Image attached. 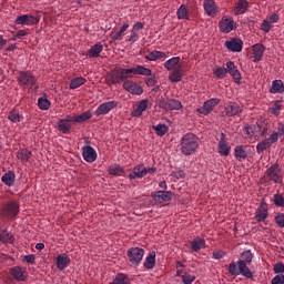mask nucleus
<instances>
[{"label": "nucleus", "instance_id": "nucleus-50", "mask_svg": "<svg viewBox=\"0 0 284 284\" xmlns=\"http://www.w3.org/2000/svg\"><path fill=\"white\" fill-rule=\"evenodd\" d=\"M213 74H214L215 79H225V77L227 74V69H225L224 67H216L213 70Z\"/></svg>", "mask_w": 284, "mask_h": 284}, {"label": "nucleus", "instance_id": "nucleus-34", "mask_svg": "<svg viewBox=\"0 0 284 284\" xmlns=\"http://www.w3.org/2000/svg\"><path fill=\"white\" fill-rule=\"evenodd\" d=\"M156 265V252L152 251L149 253V255L145 257V261L143 263V266L146 270H154V266Z\"/></svg>", "mask_w": 284, "mask_h": 284}, {"label": "nucleus", "instance_id": "nucleus-15", "mask_svg": "<svg viewBox=\"0 0 284 284\" xmlns=\"http://www.w3.org/2000/svg\"><path fill=\"white\" fill-rule=\"evenodd\" d=\"M234 19L223 17L220 22H219V28L220 31L223 32L224 34H230L232 30H234Z\"/></svg>", "mask_w": 284, "mask_h": 284}, {"label": "nucleus", "instance_id": "nucleus-13", "mask_svg": "<svg viewBox=\"0 0 284 284\" xmlns=\"http://www.w3.org/2000/svg\"><path fill=\"white\" fill-rule=\"evenodd\" d=\"M219 103H221V100L216 98H212L206 102H204L203 106L199 108L196 112H199V114H203L204 116H207V114H210V112H212V110H214V108H216Z\"/></svg>", "mask_w": 284, "mask_h": 284}, {"label": "nucleus", "instance_id": "nucleus-10", "mask_svg": "<svg viewBox=\"0 0 284 284\" xmlns=\"http://www.w3.org/2000/svg\"><path fill=\"white\" fill-rule=\"evenodd\" d=\"M270 216L268 209H267V202H265V199H262L260 206L255 211V221L257 223H264V221Z\"/></svg>", "mask_w": 284, "mask_h": 284}, {"label": "nucleus", "instance_id": "nucleus-2", "mask_svg": "<svg viewBox=\"0 0 284 284\" xmlns=\"http://www.w3.org/2000/svg\"><path fill=\"white\" fill-rule=\"evenodd\" d=\"M180 150L184 156H192L199 150V136L194 133H186L180 142Z\"/></svg>", "mask_w": 284, "mask_h": 284}, {"label": "nucleus", "instance_id": "nucleus-57", "mask_svg": "<svg viewBox=\"0 0 284 284\" xmlns=\"http://www.w3.org/2000/svg\"><path fill=\"white\" fill-rule=\"evenodd\" d=\"M281 101H275L274 104L270 108L271 114H274V116H278L281 114Z\"/></svg>", "mask_w": 284, "mask_h": 284}, {"label": "nucleus", "instance_id": "nucleus-5", "mask_svg": "<svg viewBox=\"0 0 284 284\" xmlns=\"http://www.w3.org/2000/svg\"><path fill=\"white\" fill-rule=\"evenodd\" d=\"M126 256L133 267H139L143 261V256H145V250L141 247H131L126 251Z\"/></svg>", "mask_w": 284, "mask_h": 284}, {"label": "nucleus", "instance_id": "nucleus-38", "mask_svg": "<svg viewBox=\"0 0 284 284\" xmlns=\"http://www.w3.org/2000/svg\"><path fill=\"white\" fill-rule=\"evenodd\" d=\"M108 173L111 176H124L125 175V169L119 164H114L109 166Z\"/></svg>", "mask_w": 284, "mask_h": 284}, {"label": "nucleus", "instance_id": "nucleus-64", "mask_svg": "<svg viewBox=\"0 0 284 284\" xmlns=\"http://www.w3.org/2000/svg\"><path fill=\"white\" fill-rule=\"evenodd\" d=\"M271 284H284V275H275L272 278Z\"/></svg>", "mask_w": 284, "mask_h": 284}, {"label": "nucleus", "instance_id": "nucleus-27", "mask_svg": "<svg viewBox=\"0 0 284 284\" xmlns=\"http://www.w3.org/2000/svg\"><path fill=\"white\" fill-rule=\"evenodd\" d=\"M250 9V2L247 0H237L233 12L235 16L245 14V12Z\"/></svg>", "mask_w": 284, "mask_h": 284}, {"label": "nucleus", "instance_id": "nucleus-51", "mask_svg": "<svg viewBox=\"0 0 284 284\" xmlns=\"http://www.w3.org/2000/svg\"><path fill=\"white\" fill-rule=\"evenodd\" d=\"M153 130L158 136H165V134H168L169 128L165 124H158L153 126Z\"/></svg>", "mask_w": 284, "mask_h": 284}, {"label": "nucleus", "instance_id": "nucleus-3", "mask_svg": "<svg viewBox=\"0 0 284 284\" xmlns=\"http://www.w3.org/2000/svg\"><path fill=\"white\" fill-rule=\"evenodd\" d=\"M121 72L122 81H128V79H132L133 74H140L142 77H152V70L140 64L130 69L121 68Z\"/></svg>", "mask_w": 284, "mask_h": 284}, {"label": "nucleus", "instance_id": "nucleus-46", "mask_svg": "<svg viewBox=\"0 0 284 284\" xmlns=\"http://www.w3.org/2000/svg\"><path fill=\"white\" fill-rule=\"evenodd\" d=\"M0 243H14V237L6 230L0 231Z\"/></svg>", "mask_w": 284, "mask_h": 284}, {"label": "nucleus", "instance_id": "nucleus-55", "mask_svg": "<svg viewBox=\"0 0 284 284\" xmlns=\"http://www.w3.org/2000/svg\"><path fill=\"white\" fill-rule=\"evenodd\" d=\"M169 110H181L183 108V104L181 101L175 99H169Z\"/></svg>", "mask_w": 284, "mask_h": 284}, {"label": "nucleus", "instance_id": "nucleus-19", "mask_svg": "<svg viewBox=\"0 0 284 284\" xmlns=\"http://www.w3.org/2000/svg\"><path fill=\"white\" fill-rule=\"evenodd\" d=\"M230 150L231 146L227 141H225V133H221L220 141L217 143L219 154H221V156H230Z\"/></svg>", "mask_w": 284, "mask_h": 284}, {"label": "nucleus", "instance_id": "nucleus-20", "mask_svg": "<svg viewBox=\"0 0 284 284\" xmlns=\"http://www.w3.org/2000/svg\"><path fill=\"white\" fill-rule=\"evenodd\" d=\"M252 154V151H250V148L237 145L234 148V156L236 161H245Z\"/></svg>", "mask_w": 284, "mask_h": 284}, {"label": "nucleus", "instance_id": "nucleus-43", "mask_svg": "<svg viewBox=\"0 0 284 284\" xmlns=\"http://www.w3.org/2000/svg\"><path fill=\"white\" fill-rule=\"evenodd\" d=\"M176 17L180 20L185 19L186 21H190V11L187 10V7L185 4L180 6L176 11Z\"/></svg>", "mask_w": 284, "mask_h": 284}, {"label": "nucleus", "instance_id": "nucleus-25", "mask_svg": "<svg viewBox=\"0 0 284 284\" xmlns=\"http://www.w3.org/2000/svg\"><path fill=\"white\" fill-rule=\"evenodd\" d=\"M275 140L274 136L270 135L268 138L264 139L262 142H258L256 145V152L257 154H261L262 152H265V150H270L272 145H274Z\"/></svg>", "mask_w": 284, "mask_h": 284}, {"label": "nucleus", "instance_id": "nucleus-23", "mask_svg": "<svg viewBox=\"0 0 284 284\" xmlns=\"http://www.w3.org/2000/svg\"><path fill=\"white\" fill-rule=\"evenodd\" d=\"M226 74H231L236 83H239V81L242 79L241 71H239V68L233 61L226 62Z\"/></svg>", "mask_w": 284, "mask_h": 284}, {"label": "nucleus", "instance_id": "nucleus-48", "mask_svg": "<svg viewBox=\"0 0 284 284\" xmlns=\"http://www.w3.org/2000/svg\"><path fill=\"white\" fill-rule=\"evenodd\" d=\"M271 136H274L275 142L278 141L280 136H284V123L278 122L276 131H273Z\"/></svg>", "mask_w": 284, "mask_h": 284}, {"label": "nucleus", "instance_id": "nucleus-37", "mask_svg": "<svg viewBox=\"0 0 284 284\" xmlns=\"http://www.w3.org/2000/svg\"><path fill=\"white\" fill-rule=\"evenodd\" d=\"M16 180L17 175L14 174V171H9L4 173L1 178L2 183H4V185H8V187H12V185H14Z\"/></svg>", "mask_w": 284, "mask_h": 284}, {"label": "nucleus", "instance_id": "nucleus-62", "mask_svg": "<svg viewBox=\"0 0 284 284\" xmlns=\"http://www.w3.org/2000/svg\"><path fill=\"white\" fill-rule=\"evenodd\" d=\"M156 83H159V80H156V77L154 75L145 80V84L148 85V88H154Z\"/></svg>", "mask_w": 284, "mask_h": 284}, {"label": "nucleus", "instance_id": "nucleus-52", "mask_svg": "<svg viewBox=\"0 0 284 284\" xmlns=\"http://www.w3.org/2000/svg\"><path fill=\"white\" fill-rule=\"evenodd\" d=\"M272 202L276 207H284V196L281 193H276L272 197Z\"/></svg>", "mask_w": 284, "mask_h": 284}, {"label": "nucleus", "instance_id": "nucleus-22", "mask_svg": "<svg viewBox=\"0 0 284 284\" xmlns=\"http://www.w3.org/2000/svg\"><path fill=\"white\" fill-rule=\"evenodd\" d=\"M123 81V75L121 72V68L114 69L108 75V84L109 85H116Z\"/></svg>", "mask_w": 284, "mask_h": 284}, {"label": "nucleus", "instance_id": "nucleus-16", "mask_svg": "<svg viewBox=\"0 0 284 284\" xmlns=\"http://www.w3.org/2000/svg\"><path fill=\"white\" fill-rule=\"evenodd\" d=\"M71 262L72 260L70 258V255H68V253L59 254L55 258V265L60 270V272H63V270L70 267Z\"/></svg>", "mask_w": 284, "mask_h": 284}, {"label": "nucleus", "instance_id": "nucleus-1", "mask_svg": "<svg viewBox=\"0 0 284 284\" xmlns=\"http://www.w3.org/2000/svg\"><path fill=\"white\" fill-rule=\"evenodd\" d=\"M18 85L29 92H39V82L32 71H20L17 75Z\"/></svg>", "mask_w": 284, "mask_h": 284}, {"label": "nucleus", "instance_id": "nucleus-4", "mask_svg": "<svg viewBox=\"0 0 284 284\" xmlns=\"http://www.w3.org/2000/svg\"><path fill=\"white\" fill-rule=\"evenodd\" d=\"M19 202L17 200H11L3 204L0 211L1 216L4 219H16L19 214Z\"/></svg>", "mask_w": 284, "mask_h": 284}, {"label": "nucleus", "instance_id": "nucleus-36", "mask_svg": "<svg viewBox=\"0 0 284 284\" xmlns=\"http://www.w3.org/2000/svg\"><path fill=\"white\" fill-rule=\"evenodd\" d=\"M284 92V83L283 80H274L272 82V87L270 88L271 94H283Z\"/></svg>", "mask_w": 284, "mask_h": 284}, {"label": "nucleus", "instance_id": "nucleus-59", "mask_svg": "<svg viewBox=\"0 0 284 284\" xmlns=\"http://www.w3.org/2000/svg\"><path fill=\"white\" fill-rule=\"evenodd\" d=\"M22 261L24 263H29V265H34L36 261H37V256L34 254H30V255H24Z\"/></svg>", "mask_w": 284, "mask_h": 284}, {"label": "nucleus", "instance_id": "nucleus-14", "mask_svg": "<svg viewBox=\"0 0 284 284\" xmlns=\"http://www.w3.org/2000/svg\"><path fill=\"white\" fill-rule=\"evenodd\" d=\"M151 196L155 203H165L168 201H172L174 193L172 191H156L152 192Z\"/></svg>", "mask_w": 284, "mask_h": 284}, {"label": "nucleus", "instance_id": "nucleus-54", "mask_svg": "<svg viewBox=\"0 0 284 284\" xmlns=\"http://www.w3.org/2000/svg\"><path fill=\"white\" fill-rule=\"evenodd\" d=\"M50 100H48L47 98L38 99V108H40V110H50Z\"/></svg>", "mask_w": 284, "mask_h": 284}, {"label": "nucleus", "instance_id": "nucleus-30", "mask_svg": "<svg viewBox=\"0 0 284 284\" xmlns=\"http://www.w3.org/2000/svg\"><path fill=\"white\" fill-rule=\"evenodd\" d=\"M145 176V168L143 164H138L133 168V171L129 174L130 181L134 179H143Z\"/></svg>", "mask_w": 284, "mask_h": 284}, {"label": "nucleus", "instance_id": "nucleus-56", "mask_svg": "<svg viewBox=\"0 0 284 284\" xmlns=\"http://www.w3.org/2000/svg\"><path fill=\"white\" fill-rule=\"evenodd\" d=\"M194 281H196V275H192L187 272H185L183 275H182V283L183 284H192L194 283Z\"/></svg>", "mask_w": 284, "mask_h": 284}, {"label": "nucleus", "instance_id": "nucleus-61", "mask_svg": "<svg viewBox=\"0 0 284 284\" xmlns=\"http://www.w3.org/2000/svg\"><path fill=\"white\" fill-rule=\"evenodd\" d=\"M274 274H284V264L283 263H276L273 267Z\"/></svg>", "mask_w": 284, "mask_h": 284}, {"label": "nucleus", "instance_id": "nucleus-41", "mask_svg": "<svg viewBox=\"0 0 284 284\" xmlns=\"http://www.w3.org/2000/svg\"><path fill=\"white\" fill-rule=\"evenodd\" d=\"M237 265H239L240 274H242V276H245V278H254V273L250 271V267H247V264L243 262H237Z\"/></svg>", "mask_w": 284, "mask_h": 284}, {"label": "nucleus", "instance_id": "nucleus-35", "mask_svg": "<svg viewBox=\"0 0 284 284\" xmlns=\"http://www.w3.org/2000/svg\"><path fill=\"white\" fill-rule=\"evenodd\" d=\"M179 63H181V58L173 57L164 62V68L165 70L173 71V70H176V68H181Z\"/></svg>", "mask_w": 284, "mask_h": 284}, {"label": "nucleus", "instance_id": "nucleus-26", "mask_svg": "<svg viewBox=\"0 0 284 284\" xmlns=\"http://www.w3.org/2000/svg\"><path fill=\"white\" fill-rule=\"evenodd\" d=\"M203 8L207 17H214L216 12H219V7H216V2H214V0H204Z\"/></svg>", "mask_w": 284, "mask_h": 284}, {"label": "nucleus", "instance_id": "nucleus-63", "mask_svg": "<svg viewBox=\"0 0 284 284\" xmlns=\"http://www.w3.org/2000/svg\"><path fill=\"white\" fill-rule=\"evenodd\" d=\"M275 223L278 225V227H284V213H278L275 216Z\"/></svg>", "mask_w": 284, "mask_h": 284}, {"label": "nucleus", "instance_id": "nucleus-24", "mask_svg": "<svg viewBox=\"0 0 284 284\" xmlns=\"http://www.w3.org/2000/svg\"><path fill=\"white\" fill-rule=\"evenodd\" d=\"M241 112H243V109H241V105L236 102L229 103L224 109L225 116H236L241 114Z\"/></svg>", "mask_w": 284, "mask_h": 284}, {"label": "nucleus", "instance_id": "nucleus-31", "mask_svg": "<svg viewBox=\"0 0 284 284\" xmlns=\"http://www.w3.org/2000/svg\"><path fill=\"white\" fill-rule=\"evenodd\" d=\"M169 81H171V83H179L183 81V67H178L169 73Z\"/></svg>", "mask_w": 284, "mask_h": 284}, {"label": "nucleus", "instance_id": "nucleus-42", "mask_svg": "<svg viewBox=\"0 0 284 284\" xmlns=\"http://www.w3.org/2000/svg\"><path fill=\"white\" fill-rule=\"evenodd\" d=\"M88 80L83 77L73 78L69 84L70 90H77V88H81V85H85Z\"/></svg>", "mask_w": 284, "mask_h": 284}, {"label": "nucleus", "instance_id": "nucleus-39", "mask_svg": "<svg viewBox=\"0 0 284 284\" xmlns=\"http://www.w3.org/2000/svg\"><path fill=\"white\" fill-rule=\"evenodd\" d=\"M205 247V240L197 236L191 242V250L193 252H201Z\"/></svg>", "mask_w": 284, "mask_h": 284}, {"label": "nucleus", "instance_id": "nucleus-8", "mask_svg": "<svg viewBox=\"0 0 284 284\" xmlns=\"http://www.w3.org/2000/svg\"><path fill=\"white\" fill-rule=\"evenodd\" d=\"M122 88L123 90H125L130 94H134L135 97H141V94H143V87L132 80L124 81Z\"/></svg>", "mask_w": 284, "mask_h": 284}, {"label": "nucleus", "instance_id": "nucleus-29", "mask_svg": "<svg viewBox=\"0 0 284 284\" xmlns=\"http://www.w3.org/2000/svg\"><path fill=\"white\" fill-rule=\"evenodd\" d=\"M148 99L141 100L138 106L131 112V116H135L138 119L140 116H143V113L145 112V110H148Z\"/></svg>", "mask_w": 284, "mask_h": 284}, {"label": "nucleus", "instance_id": "nucleus-58", "mask_svg": "<svg viewBox=\"0 0 284 284\" xmlns=\"http://www.w3.org/2000/svg\"><path fill=\"white\" fill-rule=\"evenodd\" d=\"M229 274H231V276H239V274H241L239 265H236V263L232 262L229 265Z\"/></svg>", "mask_w": 284, "mask_h": 284}, {"label": "nucleus", "instance_id": "nucleus-60", "mask_svg": "<svg viewBox=\"0 0 284 284\" xmlns=\"http://www.w3.org/2000/svg\"><path fill=\"white\" fill-rule=\"evenodd\" d=\"M261 30L263 32H265L266 34H267V32H270V30H272V24H271L270 20H263Z\"/></svg>", "mask_w": 284, "mask_h": 284}, {"label": "nucleus", "instance_id": "nucleus-11", "mask_svg": "<svg viewBox=\"0 0 284 284\" xmlns=\"http://www.w3.org/2000/svg\"><path fill=\"white\" fill-rule=\"evenodd\" d=\"M119 105V102L116 101H109L100 104L98 109L95 110L94 114L95 116H103L105 114H110L114 108Z\"/></svg>", "mask_w": 284, "mask_h": 284}, {"label": "nucleus", "instance_id": "nucleus-17", "mask_svg": "<svg viewBox=\"0 0 284 284\" xmlns=\"http://www.w3.org/2000/svg\"><path fill=\"white\" fill-rule=\"evenodd\" d=\"M225 48L230 52H242L243 51V40L239 38H233L232 40L225 41Z\"/></svg>", "mask_w": 284, "mask_h": 284}, {"label": "nucleus", "instance_id": "nucleus-18", "mask_svg": "<svg viewBox=\"0 0 284 284\" xmlns=\"http://www.w3.org/2000/svg\"><path fill=\"white\" fill-rule=\"evenodd\" d=\"M144 24L142 22H136L133 24L130 34L126 36L128 43H136L139 41V31L143 30Z\"/></svg>", "mask_w": 284, "mask_h": 284}, {"label": "nucleus", "instance_id": "nucleus-33", "mask_svg": "<svg viewBox=\"0 0 284 284\" xmlns=\"http://www.w3.org/2000/svg\"><path fill=\"white\" fill-rule=\"evenodd\" d=\"M17 159L22 163V165H26L32 159V151L28 149H20L17 153Z\"/></svg>", "mask_w": 284, "mask_h": 284}, {"label": "nucleus", "instance_id": "nucleus-45", "mask_svg": "<svg viewBox=\"0 0 284 284\" xmlns=\"http://www.w3.org/2000/svg\"><path fill=\"white\" fill-rule=\"evenodd\" d=\"M110 284H130V278L123 273H118Z\"/></svg>", "mask_w": 284, "mask_h": 284}, {"label": "nucleus", "instance_id": "nucleus-47", "mask_svg": "<svg viewBox=\"0 0 284 284\" xmlns=\"http://www.w3.org/2000/svg\"><path fill=\"white\" fill-rule=\"evenodd\" d=\"M128 28H130V23L124 22L120 30L112 36L113 41H120L121 37L128 31Z\"/></svg>", "mask_w": 284, "mask_h": 284}, {"label": "nucleus", "instance_id": "nucleus-40", "mask_svg": "<svg viewBox=\"0 0 284 284\" xmlns=\"http://www.w3.org/2000/svg\"><path fill=\"white\" fill-rule=\"evenodd\" d=\"M73 123H85V121H90L92 119L91 111H85L78 115H72Z\"/></svg>", "mask_w": 284, "mask_h": 284}, {"label": "nucleus", "instance_id": "nucleus-28", "mask_svg": "<svg viewBox=\"0 0 284 284\" xmlns=\"http://www.w3.org/2000/svg\"><path fill=\"white\" fill-rule=\"evenodd\" d=\"M263 54H265V45L262 43H256L253 45V61L254 63H258L261 59H263Z\"/></svg>", "mask_w": 284, "mask_h": 284}, {"label": "nucleus", "instance_id": "nucleus-44", "mask_svg": "<svg viewBox=\"0 0 284 284\" xmlns=\"http://www.w3.org/2000/svg\"><path fill=\"white\" fill-rule=\"evenodd\" d=\"M166 54L163 51H152L145 55L148 61H159V59H165Z\"/></svg>", "mask_w": 284, "mask_h": 284}, {"label": "nucleus", "instance_id": "nucleus-12", "mask_svg": "<svg viewBox=\"0 0 284 284\" xmlns=\"http://www.w3.org/2000/svg\"><path fill=\"white\" fill-rule=\"evenodd\" d=\"M9 274L20 283H23L28 278V271L23 266H13L9 270Z\"/></svg>", "mask_w": 284, "mask_h": 284}, {"label": "nucleus", "instance_id": "nucleus-6", "mask_svg": "<svg viewBox=\"0 0 284 284\" xmlns=\"http://www.w3.org/2000/svg\"><path fill=\"white\" fill-rule=\"evenodd\" d=\"M266 176L270 179V181H273V183L283 185V171L281 170V165H278V163L271 165L266 170Z\"/></svg>", "mask_w": 284, "mask_h": 284}, {"label": "nucleus", "instance_id": "nucleus-21", "mask_svg": "<svg viewBox=\"0 0 284 284\" xmlns=\"http://www.w3.org/2000/svg\"><path fill=\"white\" fill-rule=\"evenodd\" d=\"M82 156L87 163H94L97 161V150L94 148L87 145L82 148Z\"/></svg>", "mask_w": 284, "mask_h": 284}, {"label": "nucleus", "instance_id": "nucleus-7", "mask_svg": "<svg viewBox=\"0 0 284 284\" xmlns=\"http://www.w3.org/2000/svg\"><path fill=\"white\" fill-rule=\"evenodd\" d=\"M74 120L72 115L68 114L63 119H60L57 122V130L61 132V134H70L72 132V124Z\"/></svg>", "mask_w": 284, "mask_h": 284}, {"label": "nucleus", "instance_id": "nucleus-53", "mask_svg": "<svg viewBox=\"0 0 284 284\" xmlns=\"http://www.w3.org/2000/svg\"><path fill=\"white\" fill-rule=\"evenodd\" d=\"M254 258V255L252 254V251H244L241 255V260L239 263H252V260Z\"/></svg>", "mask_w": 284, "mask_h": 284}, {"label": "nucleus", "instance_id": "nucleus-32", "mask_svg": "<svg viewBox=\"0 0 284 284\" xmlns=\"http://www.w3.org/2000/svg\"><path fill=\"white\" fill-rule=\"evenodd\" d=\"M102 52H103V44L101 42H98L90 48V50L87 53V57H90V59H97L101 57Z\"/></svg>", "mask_w": 284, "mask_h": 284}, {"label": "nucleus", "instance_id": "nucleus-9", "mask_svg": "<svg viewBox=\"0 0 284 284\" xmlns=\"http://www.w3.org/2000/svg\"><path fill=\"white\" fill-rule=\"evenodd\" d=\"M39 21H41L40 17H36L32 14H22L17 17L16 24L17 26H37Z\"/></svg>", "mask_w": 284, "mask_h": 284}, {"label": "nucleus", "instance_id": "nucleus-49", "mask_svg": "<svg viewBox=\"0 0 284 284\" xmlns=\"http://www.w3.org/2000/svg\"><path fill=\"white\" fill-rule=\"evenodd\" d=\"M8 119L9 121H11V123H21V121L23 120V115L19 114V112L17 111H10L8 114Z\"/></svg>", "mask_w": 284, "mask_h": 284}]
</instances>
